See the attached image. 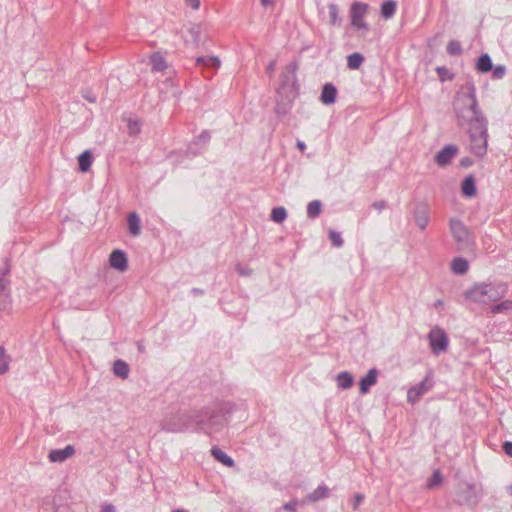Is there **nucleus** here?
<instances>
[{"label": "nucleus", "mask_w": 512, "mask_h": 512, "mask_svg": "<svg viewBox=\"0 0 512 512\" xmlns=\"http://www.w3.org/2000/svg\"><path fill=\"white\" fill-rule=\"evenodd\" d=\"M453 110L457 125L466 127L470 152L479 158L484 157L488 147V119L479 106L472 78H468L456 92Z\"/></svg>", "instance_id": "obj_1"}, {"label": "nucleus", "mask_w": 512, "mask_h": 512, "mask_svg": "<svg viewBox=\"0 0 512 512\" xmlns=\"http://www.w3.org/2000/svg\"><path fill=\"white\" fill-rule=\"evenodd\" d=\"M229 409L226 405L215 404L200 410L171 413L160 423L167 433L203 432L209 436L223 429Z\"/></svg>", "instance_id": "obj_2"}, {"label": "nucleus", "mask_w": 512, "mask_h": 512, "mask_svg": "<svg viewBox=\"0 0 512 512\" xmlns=\"http://www.w3.org/2000/svg\"><path fill=\"white\" fill-rule=\"evenodd\" d=\"M504 285L495 283L479 282L474 283L470 288L464 291V298L467 301L477 304H487L496 302L505 294Z\"/></svg>", "instance_id": "obj_3"}, {"label": "nucleus", "mask_w": 512, "mask_h": 512, "mask_svg": "<svg viewBox=\"0 0 512 512\" xmlns=\"http://www.w3.org/2000/svg\"><path fill=\"white\" fill-rule=\"evenodd\" d=\"M298 70V62L293 61L288 64L280 74V85L277 88L279 97L285 96L288 101H293L298 93V83L296 72Z\"/></svg>", "instance_id": "obj_4"}, {"label": "nucleus", "mask_w": 512, "mask_h": 512, "mask_svg": "<svg viewBox=\"0 0 512 512\" xmlns=\"http://www.w3.org/2000/svg\"><path fill=\"white\" fill-rule=\"evenodd\" d=\"M368 8V4L363 2H353L351 4L349 11L351 26L364 32L369 30V25L364 20V17L368 12Z\"/></svg>", "instance_id": "obj_5"}, {"label": "nucleus", "mask_w": 512, "mask_h": 512, "mask_svg": "<svg viewBox=\"0 0 512 512\" xmlns=\"http://www.w3.org/2000/svg\"><path fill=\"white\" fill-rule=\"evenodd\" d=\"M431 351L440 355L448 349L449 338L447 333L440 327H434L427 336Z\"/></svg>", "instance_id": "obj_6"}, {"label": "nucleus", "mask_w": 512, "mask_h": 512, "mask_svg": "<svg viewBox=\"0 0 512 512\" xmlns=\"http://www.w3.org/2000/svg\"><path fill=\"white\" fill-rule=\"evenodd\" d=\"M450 231L454 240L461 248L468 247L470 245L471 240L469 231L460 220H450Z\"/></svg>", "instance_id": "obj_7"}, {"label": "nucleus", "mask_w": 512, "mask_h": 512, "mask_svg": "<svg viewBox=\"0 0 512 512\" xmlns=\"http://www.w3.org/2000/svg\"><path fill=\"white\" fill-rule=\"evenodd\" d=\"M478 500L475 485L470 483H461L457 487L456 501L461 504H470Z\"/></svg>", "instance_id": "obj_8"}, {"label": "nucleus", "mask_w": 512, "mask_h": 512, "mask_svg": "<svg viewBox=\"0 0 512 512\" xmlns=\"http://www.w3.org/2000/svg\"><path fill=\"white\" fill-rule=\"evenodd\" d=\"M458 150V147L454 144L446 145L437 152L434 160L439 166L444 167L457 155Z\"/></svg>", "instance_id": "obj_9"}, {"label": "nucleus", "mask_w": 512, "mask_h": 512, "mask_svg": "<svg viewBox=\"0 0 512 512\" xmlns=\"http://www.w3.org/2000/svg\"><path fill=\"white\" fill-rule=\"evenodd\" d=\"M414 219L416 225L421 229L424 230L430 219V208L427 203H418L414 209Z\"/></svg>", "instance_id": "obj_10"}, {"label": "nucleus", "mask_w": 512, "mask_h": 512, "mask_svg": "<svg viewBox=\"0 0 512 512\" xmlns=\"http://www.w3.org/2000/svg\"><path fill=\"white\" fill-rule=\"evenodd\" d=\"M109 264L113 269L119 272H125L128 269L126 253L120 249L113 250L109 256Z\"/></svg>", "instance_id": "obj_11"}, {"label": "nucleus", "mask_w": 512, "mask_h": 512, "mask_svg": "<svg viewBox=\"0 0 512 512\" xmlns=\"http://www.w3.org/2000/svg\"><path fill=\"white\" fill-rule=\"evenodd\" d=\"M75 453V448L73 445H67L63 449H53L49 452L48 459L53 463H62L66 461L68 458L73 456Z\"/></svg>", "instance_id": "obj_12"}, {"label": "nucleus", "mask_w": 512, "mask_h": 512, "mask_svg": "<svg viewBox=\"0 0 512 512\" xmlns=\"http://www.w3.org/2000/svg\"><path fill=\"white\" fill-rule=\"evenodd\" d=\"M337 88L332 83H325L322 87L320 101L325 105H331L336 102L337 99Z\"/></svg>", "instance_id": "obj_13"}, {"label": "nucleus", "mask_w": 512, "mask_h": 512, "mask_svg": "<svg viewBox=\"0 0 512 512\" xmlns=\"http://www.w3.org/2000/svg\"><path fill=\"white\" fill-rule=\"evenodd\" d=\"M378 376V370L376 368H371L367 374L361 378L360 380V393L367 394L370 388L376 384Z\"/></svg>", "instance_id": "obj_14"}, {"label": "nucleus", "mask_w": 512, "mask_h": 512, "mask_svg": "<svg viewBox=\"0 0 512 512\" xmlns=\"http://www.w3.org/2000/svg\"><path fill=\"white\" fill-rule=\"evenodd\" d=\"M141 220L137 212H130L127 216V225L129 234L133 237H137L141 233Z\"/></svg>", "instance_id": "obj_15"}, {"label": "nucleus", "mask_w": 512, "mask_h": 512, "mask_svg": "<svg viewBox=\"0 0 512 512\" xmlns=\"http://www.w3.org/2000/svg\"><path fill=\"white\" fill-rule=\"evenodd\" d=\"M196 65L202 68L217 70L221 65V61L217 56H199L196 58Z\"/></svg>", "instance_id": "obj_16"}, {"label": "nucleus", "mask_w": 512, "mask_h": 512, "mask_svg": "<svg viewBox=\"0 0 512 512\" xmlns=\"http://www.w3.org/2000/svg\"><path fill=\"white\" fill-rule=\"evenodd\" d=\"M475 68L480 73H488L493 69V62L489 54H481L477 61Z\"/></svg>", "instance_id": "obj_17"}, {"label": "nucleus", "mask_w": 512, "mask_h": 512, "mask_svg": "<svg viewBox=\"0 0 512 512\" xmlns=\"http://www.w3.org/2000/svg\"><path fill=\"white\" fill-rule=\"evenodd\" d=\"M328 16H329L328 23L330 26L339 27L342 25L343 19L339 15V7L337 4H335V3L328 4Z\"/></svg>", "instance_id": "obj_18"}, {"label": "nucleus", "mask_w": 512, "mask_h": 512, "mask_svg": "<svg viewBox=\"0 0 512 512\" xmlns=\"http://www.w3.org/2000/svg\"><path fill=\"white\" fill-rule=\"evenodd\" d=\"M92 162H93V155L91 153L90 150H85L83 151L79 156H78V169L80 172H87L89 171L91 165H92Z\"/></svg>", "instance_id": "obj_19"}, {"label": "nucleus", "mask_w": 512, "mask_h": 512, "mask_svg": "<svg viewBox=\"0 0 512 512\" xmlns=\"http://www.w3.org/2000/svg\"><path fill=\"white\" fill-rule=\"evenodd\" d=\"M187 33L189 38L185 40L186 43H191L193 46L198 47L201 42V26L194 24L188 29Z\"/></svg>", "instance_id": "obj_20"}, {"label": "nucleus", "mask_w": 512, "mask_h": 512, "mask_svg": "<svg viewBox=\"0 0 512 512\" xmlns=\"http://www.w3.org/2000/svg\"><path fill=\"white\" fill-rule=\"evenodd\" d=\"M10 273V266L8 260L4 262V266L0 269V291H11L10 280L8 275Z\"/></svg>", "instance_id": "obj_21"}, {"label": "nucleus", "mask_w": 512, "mask_h": 512, "mask_svg": "<svg viewBox=\"0 0 512 512\" xmlns=\"http://www.w3.org/2000/svg\"><path fill=\"white\" fill-rule=\"evenodd\" d=\"M211 454L214 456V458L222 463L223 465L227 467H233L234 466V460L224 451H222L218 447H213L211 449Z\"/></svg>", "instance_id": "obj_22"}, {"label": "nucleus", "mask_w": 512, "mask_h": 512, "mask_svg": "<svg viewBox=\"0 0 512 512\" xmlns=\"http://www.w3.org/2000/svg\"><path fill=\"white\" fill-rule=\"evenodd\" d=\"M469 264L465 258L457 257L451 263V270L454 274L463 275L468 271Z\"/></svg>", "instance_id": "obj_23"}, {"label": "nucleus", "mask_w": 512, "mask_h": 512, "mask_svg": "<svg viewBox=\"0 0 512 512\" xmlns=\"http://www.w3.org/2000/svg\"><path fill=\"white\" fill-rule=\"evenodd\" d=\"M329 489L325 484L319 485L313 492L308 494L307 499L310 502H316L328 496Z\"/></svg>", "instance_id": "obj_24"}, {"label": "nucleus", "mask_w": 512, "mask_h": 512, "mask_svg": "<svg viewBox=\"0 0 512 512\" xmlns=\"http://www.w3.org/2000/svg\"><path fill=\"white\" fill-rule=\"evenodd\" d=\"M396 2L393 0H386L381 4L380 13L384 19L391 18L396 12Z\"/></svg>", "instance_id": "obj_25"}, {"label": "nucleus", "mask_w": 512, "mask_h": 512, "mask_svg": "<svg viewBox=\"0 0 512 512\" xmlns=\"http://www.w3.org/2000/svg\"><path fill=\"white\" fill-rule=\"evenodd\" d=\"M337 385L339 388L341 389H348L352 386L353 384V376L351 373L347 372V371H342L340 372L338 375H337Z\"/></svg>", "instance_id": "obj_26"}, {"label": "nucleus", "mask_w": 512, "mask_h": 512, "mask_svg": "<svg viewBox=\"0 0 512 512\" xmlns=\"http://www.w3.org/2000/svg\"><path fill=\"white\" fill-rule=\"evenodd\" d=\"M365 58L361 53L354 52L347 56V67L351 70H357L363 64Z\"/></svg>", "instance_id": "obj_27"}, {"label": "nucleus", "mask_w": 512, "mask_h": 512, "mask_svg": "<svg viewBox=\"0 0 512 512\" xmlns=\"http://www.w3.org/2000/svg\"><path fill=\"white\" fill-rule=\"evenodd\" d=\"M129 366L128 364L123 361V360H117L114 362V365H113V373L122 378V379H126L129 375Z\"/></svg>", "instance_id": "obj_28"}, {"label": "nucleus", "mask_w": 512, "mask_h": 512, "mask_svg": "<svg viewBox=\"0 0 512 512\" xmlns=\"http://www.w3.org/2000/svg\"><path fill=\"white\" fill-rule=\"evenodd\" d=\"M150 61L152 64V71L154 72H161L167 68L165 58L158 53L151 55Z\"/></svg>", "instance_id": "obj_29"}, {"label": "nucleus", "mask_w": 512, "mask_h": 512, "mask_svg": "<svg viewBox=\"0 0 512 512\" xmlns=\"http://www.w3.org/2000/svg\"><path fill=\"white\" fill-rule=\"evenodd\" d=\"M291 103L292 101H288V99L285 96L281 97V100H277L275 106V113L279 116L286 115L291 108Z\"/></svg>", "instance_id": "obj_30"}, {"label": "nucleus", "mask_w": 512, "mask_h": 512, "mask_svg": "<svg viewBox=\"0 0 512 512\" xmlns=\"http://www.w3.org/2000/svg\"><path fill=\"white\" fill-rule=\"evenodd\" d=\"M322 209V203L320 200H313L307 205V216L311 219L317 218Z\"/></svg>", "instance_id": "obj_31"}, {"label": "nucleus", "mask_w": 512, "mask_h": 512, "mask_svg": "<svg viewBox=\"0 0 512 512\" xmlns=\"http://www.w3.org/2000/svg\"><path fill=\"white\" fill-rule=\"evenodd\" d=\"M492 314L512 313V300H505L491 307Z\"/></svg>", "instance_id": "obj_32"}, {"label": "nucleus", "mask_w": 512, "mask_h": 512, "mask_svg": "<svg viewBox=\"0 0 512 512\" xmlns=\"http://www.w3.org/2000/svg\"><path fill=\"white\" fill-rule=\"evenodd\" d=\"M270 218L275 223H282L287 218V211L282 206L275 207L272 209Z\"/></svg>", "instance_id": "obj_33"}, {"label": "nucleus", "mask_w": 512, "mask_h": 512, "mask_svg": "<svg viewBox=\"0 0 512 512\" xmlns=\"http://www.w3.org/2000/svg\"><path fill=\"white\" fill-rule=\"evenodd\" d=\"M10 356L6 353V349L0 346V375L5 374L9 370Z\"/></svg>", "instance_id": "obj_34"}, {"label": "nucleus", "mask_w": 512, "mask_h": 512, "mask_svg": "<svg viewBox=\"0 0 512 512\" xmlns=\"http://www.w3.org/2000/svg\"><path fill=\"white\" fill-rule=\"evenodd\" d=\"M12 305L11 291H0V310L8 311Z\"/></svg>", "instance_id": "obj_35"}, {"label": "nucleus", "mask_w": 512, "mask_h": 512, "mask_svg": "<svg viewBox=\"0 0 512 512\" xmlns=\"http://www.w3.org/2000/svg\"><path fill=\"white\" fill-rule=\"evenodd\" d=\"M461 192H476V182L472 175L466 176L462 181Z\"/></svg>", "instance_id": "obj_36"}, {"label": "nucleus", "mask_w": 512, "mask_h": 512, "mask_svg": "<svg viewBox=\"0 0 512 512\" xmlns=\"http://www.w3.org/2000/svg\"><path fill=\"white\" fill-rule=\"evenodd\" d=\"M446 49L447 53L451 56H460L463 53L462 46L457 40H450Z\"/></svg>", "instance_id": "obj_37"}, {"label": "nucleus", "mask_w": 512, "mask_h": 512, "mask_svg": "<svg viewBox=\"0 0 512 512\" xmlns=\"http://www.w3.org/2000/svg\"><path fill=\"white\" fill-rule=\"evenodd\" d=\"M416 390L420 393V395H424L429 390L432 389L433 383L430 379V377L427 375L421 382H419L417 385L414 386Z\"/></svg>", "instance_id": "obj_38"}, {"label": "nucleus", "mask_w": 512, "mask_h": 512, "mask_svg": "<svg viewBox=\"0 0 512 512\" xmlns=\"http://www.w3.org/2000/svg\"><path fill=\"white\" fill-rule=\"evenodd\" d=\"M435 71L442 82L452 80L454 78V74L445 66H438Z\"/></svg>", "instance_id": "obj_39"}, {"label": "nucleus", "mask_w": 512, "mask_h": 512, "mask_svg": "<svg viewBox=\"0 0 512 512\" xmlns=\"http://www.w3.org/2000/svg\"><path fill=\"white\" fill-rule=\"evenodd\" d=\"M329 239L334 247L341 248L344 244L341 233L335 230L329 231Z\"/></svg>", "instance_id": "obj_40"}, {"label": "nucleus", "mask_w": 512, "mask_h": 512, "mask_svg": "<svg viewBox=\"0 0 512 512\" xmlns=\"http://www.w3.org/2000/svg\"><path fill=\"white\" fill-rule=\"evenodd\" d=\"M141 131V124L139 120H128V133L131 136L139 134Z\"/></svg>", "instance_id": "obj_41"}, {"label": "nucleus", "mask_w": 512, "mask_h": 512, "mask_svg": "<svg viewBox=\"0 0 512 512\" xmlns=\"http://www.w3.org/2000/svg\"><path fill=\"white\" fill-rule=\"evenodd\" d=\"M492 78L494 80H499V79H502L505 77L506 75V67L504 65H496L494 66L493 65V69H492Z\"/></svg>", "instance_id": "obj_42"}, {"label": "nucleus", "mask_w": 512, "mask_h": 512, "mask_svg": "<svg viewBox=\"0 0 512 512\" xmlns=\"http://www.w3.org/2000/svg\"><path fill=\"white\" fill-rule=\"evenodd\" d=\"M442 482V475L440 471H434L430 479L428 480V487L432 488L439 485Z\"/></svg>", "instance_id": "obj_43"}, {"label": "nucleus", "mask_w": 512, "mask_h": 512, "mask_svg": "<svg viewBox=\"0 0 512 512\" xmlns=\"http://www.w3.org/2000/svg\"><path fill=\"white\" fill-rule=\"evenodd\" d=\"M420 397V393L416 390L414 386L409 388V390L407 391V401L410 403H416Z\"/></svg>", "instance_id": "obj_44"}, {"label": "nucleus", "mask_w": 512, "mask_h": 512, "mask_svg": "<svg viewBox=\"0 0 512 512\" xmlns=\"http://www.w3.org/2000/svg\"><path fill=\"white\" fill-rule=\"evenodd\" d=\"M363 501L364 495L361 493H356L351 500L352 509L354 511H357L359 506L363 503Z\"/></svg>", "instance_id": "obj_45"}, {"label": "nucleus", "mask_w": 512, "mask_h": 512, "mask_svg": "<svg viewBox=\"0 0 512 512\" xmlns=\"http://www.w3.org/2000/svg\"><path fill=\"white\" fill-rule=\"evenodd\" d=\"M210 132L208 130H203L197 137L196 143L206 144L210 141Z\"/></svg>", "instance_id": "obj_46"}, {"label": "nucleus", "mask_w": 512, "mask_h": 512, "mask_svg": "<svg viewBox=\"0 0 512 512\" xmlns=\"http://www.w3.org/2000/svg\"><path fill=\"white\" fill-rule=\"evenodd\" d=\"M502 448L506 455L512 457V441H505Z\"/></svg>", "instance_id": "obj_47"}, {"label": "nucleus", "mask_w": 512, "mask_h": 512, "mask_svg": "<svg viewBox=\"0 0 512 512\" xmlns=\"http://www.w3.org/2000/svg\"><path fill=\"white\" fill-rule=\"evenodd\" d=\"M187 6H190L194 10H198L200 8V0H184Z\"/></svg>", "instance_id": "obj_48"}, {"label": "nucleus", "mask_w": 512, "mask_h": 512, "mask_svg": "<svg viewBox=\"0 0 512 512\" xmlns=\"http://www.w3.org/2000/svg\"><path fill=\"white\" fill-rule=\"evenodd\" d=\"M472 164H473V160L470 157H463L460 160L461 167L468 168V167L472 166Z\"/></svg>", "instance_id": "obj_49"}, {"label": "nucleus", "mask_w": 512, "mask_h": 512, "mask_svg": "<svg viewBox=\"0 0 512 512\" xmlns=\"http://www.w3.org/2000/svg\"><path fill=\"white\" fill-rule=\"evenodd\" d=\"M297 501L293 500L284 504L283 508L287 511L294 512L296 510Z\"/></svg>", "instance_id": "obj_50"}, {"label": "nucleus", "mask_w": 512, "mask_h": 512, "mask_svg": "<svg viewBox=\"0 0 512 512\" xmlns=\"http://www.w3.org/2000/svg\"><path fill=\"white\" fill-rule=\"evenodd\" d=\"M275 66H276V61L275 60L270 61L266 67L267 74L272 75L274 73Z\"/></svg>", "instance_id": "obj_51"}, {"label": "nucleus", "mask_w": 512, "mask_h": 512, "mask_svg": "<svg viewBox=\"0 0 512 512\" xmlns=\"http://www.w3.org/2000/svg\"><path fill=\"white\" fill-rule=\"evenodd\" d=\"M83 97L90 103H94L96 102V96L93 95L91 92L89 91H86L84 94H83Z\"/></svg>", "instance_id": "obj_52"}, {"label": "nucleus", "mask_w": 512, "mask_h": 512, "mask_svg": "<svg viewBox=\"0 0 512 512\" xmlns=\"http://www.w3.org/2000/svg\"><path fill=\"white\" fill-rule=\"evenodd\" d=\"M100 512H115V507L113 504H104L102 507H101V510Z\"/></svg>", "instance_id": "obj_53"}, {"label": "nucleus", "mask_w": 512, "mask_h": 512, "mask_svg": "<svg viewBox=\"0 0 512 512\" xmlns=\"http://www.w3.org/2000/svg\"><path fill=\"white\" fill-rule=\"evenodd\" d=\"M372 206L377 209L378 211L383 210L386 207L385 201H377L372 204Z\"/></svg>", "instance_id": "obj_54"}, {"label": "nucleus", "mask_w": 512, "mask_h": 512, "mask_svg": "<svg viewBox=\"0 0 512 512\" xmlns=\"http://www.w3.org/2000/svg\"><path fill=\"white\" fill-rule=\"evenodd\" d=\"M190 292H191V294H192L193 296H201V295H203V294H204V290H203V289H201V288H196V287H195V288H192Z\"/></svg>", "instance_id": "obj_55"}, {"label": "nucleus", "mask_w": 512, "mask_h": 512, "mask_svg": "<svg viewBox=\"0 0 512 512\" xmlns=\"http://www.w3.org/2000/svg\"><path fill=\"white\" fill-rule=\"evenodd\" d=\"M261 5L264 7L273 5L275 3V0H260Z\"/></svg>", "instance_id": "obj_56"}, {"label": "nucleus", "mask_w": 512, "mask_h": 512, "mask_svg": "<svg viewBox=\"0 0 512 512\" xmlns=\"http://www.w3.org/2000/svg\"><path fill=\"white\" fill-rule=\"evenodd\" d=\"M296 146H297V148H298L301 152H303V151L305 150V148H306L305 143H304V142H302V141H297Z\"/></svg>", "instance_id": "obj_57"}, {"label": "nucleus", "mask_w": 512, "mask_h": 512, "mask_svg": "<svg viewBox=\"0 0 512 512\" xmlns=\"http://www.w3.org/2000/svg\"><path fill=\"white\" fill-rule=\"evenodd\" d=\"M237 270L240 275H245V276L250 275V270H248V269H243V268L239 267Z\"/></svg>", "instance_id": "obj_58"}, {"label": "nucleus", "mask_w": 512, "mask_h": 512, "mask_svg": "<svg viewBox=\"0 0 512 512\" xmlns=\"http://www.w3.org/2000/svg\"><path fill=\"white\" fill-rule=\"evenodd\" d=\"M137 348H138V351H139L140 353H144V352H145V346H144L141 342H139V343L137 344Z\"/></svg>", "instance_id": "obj_59"}, {"label": "nucleus", "mask_w": 512, "mask_h": 512, "mask_svg": "<svg viewBox=\"0 0 512 512\" xmlns=\"http://www.w3.org/2000/svg\"><path fill=\"white\" fill-rule=\"evenodd\" d=\"M441 306H443V300H441V299L436 300L435 303H434V307L438 308V307H441Z\"/></svg>", "instance_id": "obj_60"}, {"label": "nucleus", "mask_w": 512, "mask_h": 512, "mask_svg": "<svg viewBox=\"0 0 512 512\" xmlns=\"http://www.w3.org/2000/svg\"><path fill=\"white\" fill-rule=\"evenodd\" d=\"M464 197L466 198H471L473 196H475L476 194H470V193H467V194H462Z\"/></svg>", "instance_id": "obj_61"}, {"label": "nucleus", "mask_w": 512, "mask_h": 512, "mask_svg": "<svg viewBox=\"0 0 512 512\" xmlns=\"http://www.w3.org/2000/svg\"><path fill=\"white\" fill-rule=\"evenodd\" d=\"M172 512H188V511L184 510V509H176V510H173Z\"/></svg>", "instance_id": "obj_62"}]
</instances>
